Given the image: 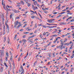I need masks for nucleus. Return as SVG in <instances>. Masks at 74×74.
I'll return each mask as SVG.
<instances>
[{"instance_id":"nucleus-63","label":"nucleus","mask_w":74,"mask_h":74,"mask_svg":"<svg viewBox=\"0 0 74 74\" xmlns=\"http://www.w3.org/2000/svg\"><path fill=\"white\" fill-rule=\"evenodd\" d=\"M60 17L59 16H58L57 17H56V18H59Z\"/></svg>"},{"instance_id":"nucleus-3","label":"nucleus","mask_w":74,"mask_h":74,"mask_svg":"<svg viewBox=\"0 0 74 74\" xmlns=\"http://www.w3.org/2000/svg\"><path fill=\"white\" fill-rule=\"evenodd\" d=\"M22 41H23V45H24L26 42V40L25 39H23L22 40Z\"/></svg>"},{"instance_id":"nucleus-48","label":"nucleus","mask_w":74,"mask_h":74,"mask_svg":"<svg viewBox=\"0 0 74 74\" xmlns=\"http://www.w3.org/2000/svg\"><path fill=\"white\" fill-rule=\"evenodd\" d=\"M32 8H35L34 7V5H32Z\"/></svg>"},{"instance_id":"nucleus-24","label":"nucleus","mask_w":74,"mask_h":74,"mask_svg":"<svg viewBox=\"0 0 74 74\" xmlns=\"http://www.w3.org/2000/svg\"><path fill=\"white\" fill-rule=\"evenodd\" d=\"M38 14L40 16V17L41 18H42V17L41 16V15L40 14V13H38Z\"/></svg>"},{"instance_id":"nucleus-30","label":"nucleus","mask_w":74,"mask_h":74,"mask_svg":"<svg viewBox=\"0 0 74 74\" xmlns=\"http://www.w3.org/2000/svg\"><path fill=\"white\" fill-rule=\"evenodd\" d=\"M24 33H25V34H29V32H24Z\"/></svg>"},{"instance_id":"nucleus-14","label":"nucleus","mask_w":74,"mask_h":74,"mask_svg":"<svg viewBox=\"0 0 74 74\" xmlns=\"http://www.w3.org/2000/svg\"><path fill=\"white\" fill-rule=\"evenodd\" d=\"M18 23H16V25H15L14 26V27H16V25H18Z\"/></svg>"},{"instance_id":"nucleus-15","label":"nucleus","mask_w":74,"mask_h":74,"mask_svg":"<svg viewBox=\"0 0 74 74\" xmlns=\"http://www.w3.org/2000/svg\"><path fill=\"white\" fill-rule=\"evenodd\" d=\"M4 42L5 41H6V38L5 37L4 38Z\"/></svg>"},{"instance_id":"nucleus-21","label":"nucleus","mask_w":74,"mask_h":74,"mask_svg":"<svg viewBox=\"0 0 74 74\" xmlns=\"http://www.w3.org/2000/svg\"><path fill=\"white\" fill-rule=\"evenodd\" d=\"M57 36H58V35L56 34L53 35V37H57Z\"/></svg>"},{"instance_id":"nucleus-49","label":"nucleus","mask_w":74,"mask_h":74,"mask_svg":"<svg viewBox=\"0 0 74 74\" xmlns=\"http://www.w3.org/2000/svg\"><path fill=\"white\" fill-rule=\"evenodd\" d=\"M43 27H44V28H46V27H47L44 26V25H43Z\"/></svg>"},{"instance_id":"nucleus-50","label":"nucleus","mask_w":74,"mask_h":74,"mask_svg":"<svg viewBox=\"0 0 74 74\" xmlns=\"http://www.w3.org/2000/svg\"><path fill=\"white\" fill-rule=\"evenodd\" d=\"M70 12V11L66 10V12Z\"/></svg>"},{"instance_id":"nucleus-17","label":"nucleus","mask_w":74,"mask_h":74,"mask_svg":"<svg viewBox=\"0 0 74 74\" xmlns=\"http://www.w3.org/2000/svg\"><path fill=\"white\" fill-rule=\"evenodd\" d=\"M4 64V65L6 67H8V66H7V64H6V63H5Z\"/></svg>"},{"instance_id":"nucleus-40","label":"nucleus","mask_w":74,"mask_h":74,"mask_svg":"<svg viewBox=\"0 0 74 74\" xmlns=\"http://www.w3.org/2000/svg\"><path fill=\"white\" fill-rule=\"evenodd\" d=\"M19 45H18L17 47V49H18V48H19Z\"/></svg>"},{"instance_id":"nucleus-22","label":"nucleus","mask_w":74,"mask_h":74,"mask_svg":"<svg viewBox=\"0 0 74 74\" xmlns=\"http://www.w3.org/2000/svg\"><path fill=\"white\" fill-rule=\"evenodd\" d=\"M3 35H4L5 33V30H3Z\"/></svg>"},{"instance_id":"nucleus-8","label":"nucleus","mask_w":74,"mask_h":74,"mask_svg":"<svg viewBox=\"0 0 74 74\" xmlns=\"http://www.w3.org/2000/svg\"><path fill=\"white\" fill-rule=\"evenodd\" d=\"M69 44H69V43H65L64 44V45H67V46H68V45H69Z\"/></svg>"},{"instance_id":"nucleus-35","label":"nucleus","mask_w":74,"mask_h":74,"mask_svg":"<svg viewBox=\"0 0 74 74\" xmlns=\"http://www.w3.org/2000/svg\"><path fill=\"white\" fill-rule=\"evenodd\" d=\"M31 5V4H30L29 3H28L27 4V5L28 7H30V5Z\"/></svg>"},{"instance_id":"nucleus-2","label":"nucleus","mask_w":74,"mask_h":74,"mask_svg":"<svg viewBox=\"0 0 74 74\" xmlns=\"http://www.w3.org/2000/svg\"><path fill=\"white\" fill-rule=\"evenodd\" d=\"M3 69L4 68H3V67L1 66V68H0V72H1V73H2V72L3 71Z\"/></svg>"},{"instance_id":"nucleus-6","label":"nucleus","mask_w":74,"mask_h":74,"mask_svg":"<svg viewBox=\"0 0 74 74\" xmlns=\"http://www.w3.org/2000/svg\"><path fill=\"white\" fill-rule=\"evenodd\" d=\"M60 25H66V23L64 22H62L60 23Z\"/></svg>"},{"instance_id":"nucleus-9","label":"nucleus","mask_w":74,"mask_h":74,"mask_svg":"<svg viewBox=\"0 0 74 74\" xmlns=\"http://www.w3.org/2000/svg\"><path fill=\"white\" fill-rule=\"evenodd\" d=\"M7 6L8 8H12V6H9L8 5H7Z\"/></svg>"},{"instance_id":"nucleus-11","label":"nucleus","mask_w":74,"mask_h":74,"mask_svg":"<svg viewBox=\"0 0 74 74\" xmlns=\"http://www.w3.org/2000/svg\"><path fill=\"white\" fill-rule=\"evenodd\" d=\"M20 3H21V4H23V5H24V2L23 1H20Z\"/></svg>"},{"instance_id":"nucleus-47","label":"nucleus","mask_w":74,"mask_h":74,"mask_svg":"<svg viewBox=\"0 0 74 74\" xmlns=\"http://www.w3.org/2000/svg\"><path fill=\"white\" fill-rule=\"evenodd\" d=\"M12 64L13 65H15V64H14V61H13Z\"/></svg>"},{"instance_id":"nucleus-60","label":"nucleus","mask_w":74,"mask_h":74,"mask_svg":"<svg viewBox=\"0 0 74 74\" xmlns=\"http://www.w3.org/2000/svg\"><path fill=\"white\" fill-rule=\"evenodd\" d=\"M53 56H54H54H55V53H53Z\"/></svg>"},{"instance_id":"nucleus-55","label":"nucleus","mask_w":74,"mask_h":74,"mask_svg":"<svg viewBox=\"0 0 74 74\" xmlns=\"http://www.w3.org/2000/svg\"><path fill=\"white\" fill-rule=\"evenodd\" d=\"M13 65V67L14 68V69H15V65Z\"/></svg>"},{"instance_id":"nucleus-34","label":"nucleus","mask_w":74,"mask_h":74,"mask_svg":"<svg viewBox=\"0 0 74 74\" xmlns=\"http://www.w3.org/2000/svg\"><path fill=\"white\" fill-rule=\"evenodd\" d=\"M12 57L11 56V57H10V60L11 61L12 60Z\"/></svg>"},{"instance_id":"nucleus-57","label":"nucleus","mask_w":74,"mask_h":74,"mask_svg":"<svg viewBox=\"0 0 74 74\" xmlns=\"http://www.w3.org/2000/svg\"><path fill=\"white\" fill-rule=\"evenodd\" d=\"M25 37H26V35H23V38H25Z\"/></svg>"},{"instance_id":"nucleus-16","label":"nucleus","mask_w":74,"mask_h":74,"mask_svg":"<svg viewBox=\"0 0 74 74\" xmlns=\"http://www.w3.org/2000/svg\"><path fill=\"white\" fill-rule=\"evenodd\" d=\"M6 56H7V57H8L9 56L8 55V52H7L6 53Z\"/></svg>"},{"instance_id":"nucleus-38","label":"nucleus","mask_w":74,"mask_h":74,"mask_svg":"<svg viewBox=\"0 0 74 74\" xmlns=\"http://www.w3.org/2000/svg\"><path fill=\"white\" fill-rule=\"evenodd\" d=\"M10 18H12V14H11L10 15Z\"/></svg>"},{"instance_id":"nucleus-43","label":"nucleus","mask_w":74,"mask_h":74,"mask_svg":"<svg viewBox=\"0 0 74 74\" xmlns=\"http://www.w3.org/2000/svg\"><path fill=\"white\" fill-rule=\"evenodd\" d=\"M39 56V54H37L36 56V58H37V56Z\"/></svg>"},{"instance_id":"nucleus-13","label":"nucleus","mask_w":74,"mask_h":74,"mask_svg":"<svg viewBox=\"0 0 74 74\" xmlns=\"http://www.w3.org/2000/svg\"><path fill=\"white\" fill-rule=\"evenodd\" d=\"M2 4L3 5H4V6H5V5L4 4V0H2Z\"/></svg>"},{"instance_id":"nucleus-61","label":"nucleus","mask_w":74,"mask_h":74,"mask_svg":"<svg viewBox=\"0 0 74 74\" xmlns=\"http://www.w3.org/2000/svg\"><path fill=\"white\" fill-rule=\"evenodd\" d=\"M53 38H51L50 39V40H52L53 39Z\"/></svg>"},{"instance_id":"nucleus-36","label":"nucleus","mask_w":74,"mask_h":74,"mask_svg":"<svg viewBox=\"0 0 74 74\" xmlns=\"http://www.w3.org/2000/svg\"><path fill=\"white\" fill-rule=\"evenodd\" d=\"M74 55H73V54L71 56V58H71V59H73V58H74Z\"/></svg>"},{"instance_id":"nucleus-27","label":"nucleus","mask_w":74,"mask_h":74,"mask_svg":"<svg viewBox=\"0 0 74 74\" xmlns=\"http://www.w3.org/2000/svg\"><path fill=\"white\" fill-rule=\"evenodd\" d=\"M20 26H21V24L19 25V26H18L17 27V29H18V28H19V27H20Z\"/></svg>"},{"instance_id":"nucleus-44","label":"nucleus","mask_w":74,"mask_h":74,"mask_svg":"<svg viewBox=\"0 0 74 74\" xmlns=\"http://www.w3.org/2000/svg\"><path fill=\"white\" fill-rule=\"evenodd\" d=\"M43 35H44V36H45L46 35V34L45 33V32H44L43 33Z\"/></svg>"},{"instance_id":"nucleus-32","label":"nucleus","mask_w":74,"mask_h":74,"mask_svg":"<svg viewBox=\"0 0 74 74\" xmlns=\"http://www.w3.org/2000/svg\"><path fill=\"white\" fill-rule=\"evenodd\" d=\"M39 68H40V69H42L43 67L42 66H39Z\"/></svg>"},{"instance_id":"nucleus-28","label":"nucleus","mask_w":74,"mask_h":74,"mask_svg":"<svg viewBox=\"0 0 74 74\" xmlns=\"http://www.w3.org/2000/svg\"><path fill=\"white\" fill-rule=\"evenodd\" d=\"M8 43L9 44H10V39H8Z\"/></svg>"},{"instance_id":"nucleus-58","label":"nucleus","mask_w":74,"mask_h":74,"mask_svg":"<svg viewBox=\"0 0 74 74\" xmlns=\"http://www.w3.org/2000/svg\"><path fill=\"white\" fill-rule=\"evenodd\" d=\"M64 44V42H61V44L62 45V44Z\"/></svg>"},{"instance_id":"nucleus-33","label":"nucleus","mask_w":74,"mask_h":74,"mask_svg":"<svg viewBox=\"0 0 74 74\" xmlns=\"http://www.w3.org/2000/svg\"><path fill=\"white\" fill-rule=\"evenodd\" d=\"M5 58L6 61H7V60H7V59L8 58L6 57H5Z\"/></svg>"},{"instance_id":"nucleus-29","label":"nucleus","mask_w":74,"mask_h":74,"mask_svg":"<svg viewBox=\"0 0 74 74\" xmlns=\"http://www.w3.org/2000/svg\"><path fill=\"white\" fill-rule=\"evenodd\" d=\"M37 23H36L35 26H34V27H36H36H37Z\"/></svg>"},{"instance_id":"nucleus-31","label":"nucleus","mask_w":74,"mask_h":74,"mask_svg":"<svg viewBox=\"0 0 74 74\" xmlns=\"http://www.w3.org/2000/svg\"><path fill=\"white\" fill-rule=\"evenodd\" d=\"M34 3L36 4H38L37 2V1H35V2H34Z\"/></svg>"},{"instance_id":"nucleus-39","label":"nucleus","mask_w":74,"mask_h":74,"mask_svg":"<svg viewBox=\"0 0 74 74\" xmlns=\"http://www.w3.org/2000/svg\"><path fill=\"white\" fill-rule=\"evenodd\" d=\"M72 18V17H69V18H68L69 19H71Z\"/></svg>"},{"instance_id":"nucleus-20","label":"nucleus","mask_w":74,"mask_h":74,"mask_svg":"<svg viewBox=\"0 0 74 74\" xmlns=\"http://www.w3.org/2000/svg\"><path fill=\"white\" fill-rule=\"evenodd\" d=\"M37 61H36V62H35L34 63V66H35V65H36V63H37Z\"/></svg>"},{"instance_id":"nucleus-4","label":"nucleus","mask_w":74,"mask_h":74,"mask_svg":"<svg viewBox=\"0 0 74 74\" xmlns=\"http://www.w3.org/2000/svg\"><path fill=\"white\" fill-rule=\"evenodd\" d=\"M13 11L14 12H15V13H18V12H19L18 11L16 10H13Z\"/></svg>"},{"instance_id":"nucleus-46","label":"nucleus","mask_w":74,"mask_h":74,"mask_svg":"<svg viewBox=\"0 0 74 74\" xmlns=\"http://www.w3.org/2000/svg\"><path fill=\"white\" fill-rule=\"evenodd\" d=\"M68 9H69V7H67L66 8V10H68Z\"/></svg>"},{"instance_id":"nucleus-51","label":"nucleus","mask_w":74,"mask_h":74,"mask_svg":"<svg viewBox=\"0 0 74 74\" xmlns=\"http://www.w3.org/2000/svg\"><path fill=\"white\" fill-rule=\"evenodd\" d=\"M9 64H11V62H10V60H9Z\"/></svg>"},{"instance_id":"nucleus-62","label":"nucleus","mask_w":74,"mask_h":74,"mask_svg":"<svg viewBox=\"0 0 74 74\" xmlns=\"http://www.w3.org/2000/svg\"><path fill=\"white\" fill-rule=\"evenodd\" d=\"M8 74H10V71H8Z\"/></svg>"},{"instance_id":"nucleus-45","label":"nucleus","mask_w":74,"mask_h":74,"mask_svg":"<svg viewBox=\"0 0 74 74\" xmlns=\"http://www.w3.org/2000/svg\"><path fill=\"white\" fill-rule=\"evenodd\" d=\"M21 69H23V66H22V65H21Z\"/></svg>"},{"instance_id":"nucleus-1","label":"nucleus","mask_w":74,"mask_h":74,"mask_svg":"<svg viewBox=\"0 0 74 74\" xmlns=\"http://www.w3.org/2000/svg\"><path fill=\"white\" fill-rule=\"evenodd\" d=\"M7 23L6 22H5V25H6V26L7 27V32L8 33H9V26H8V25H7Z\"/></svg>"},{"instance_id":"nucleus-52","label":"nucleus","mask_w":74,"mask_h":74,"mask_svg":"<svg viewBox=\"0 0 74 74\" xmlns=\"http://www.w3.org/2000/svg\"><path fill=\"white\" fill-rule=\"evenodd\" d=\"M38 2H40V3H41V0H38Z\"/></svg>"},{"instance_id":"nucleus-23","label":"nucleus","mask_w":74,"mask_h":74,"mask_svg":"<svg viewBox=\"0 0 74 74\" xmlns=\"http://www.w3.org/2000/svg\"><path fill=\"white\" fill-rule=\"evenodd\" d=\"M3 29V30H5V25H4Z\"/></svg>"},{"instance_id":"nucleus-41","label":"nucleus","mask_w":74,"mask_h":74,"mask_svg":"<svg viewBox=\"0 0 74 74\" xmlns=\"http://www.w3.org/2000/svg\"><path fill=\"white\" fill-rule=\"evenodd\" d=\"M60 5H61V4H59V5L58 6V8H60Z\"/></svg>"},{"instance_id":"nucleus-19","label":"nucleus","mask_w":74,"mask_h":74,"mask_svg":"<svg viewBox=\"0 0 74 74\" xmlns=\"http://www.w3.org/2000/svg\"><path fill=\"white\" fill-rule=\"evenodd\" d=\"M4 17H2V22H4Z\"/></svg>"},{"instance_id":"nucleus-26","label":"nucleus","mask_w":74,"mask_h":74,"mask_svg":"<svg viewBox=\"0 0 74 74\" xmlns=\"http://www.w3.org/2000/svg\"><path fill=\"white\" fill-rule=\"evenodd\" d=\"M65 13H66V12H64L60 13V14H65Z\"/></svg>"},{"instance_id":"nucleus-5","label":"nucleus","mask_w":74,"mask_h":74,"mask_svg":"<svg viewBox=\"0 0 74 74\" xmlns=\"http://www.w3.org/2000/svg\"><path fill=\"white\" fill-rule=\"evenodd\" d=\"M47 21L49 22V23H52L53 21H52V19L49 20H47Z\"/></svg>"},{"instance_id":"nucleus-7","label":"nucleus","mask_w":74,"mask_h":74,"mask_svg":"<svg viewBox=\"0 0 74 74\" xmlns=\"http://www.w3.org/2000/svg\"><path fill=\"white\" fill-rule=\"evenodd\" d=\"M22 72L21 73V74H23V73H24V69H22L21 70Z\"/></svg>"},{"instance_id":"nucleus-59","label":"nucleus","mask_w":74,"mask_h":74,"mask_svg":"<svg viewBox=\"0 0 74 74\" xmlns=\"http://www.w3.org/2000/svg\"><path fill=\"white\" fill-rule=\"evenodd\" d=\"M57 12H54V13H53V14H57Z\"/></svg>"},{"instance_id":"nucleus-54","label":"nucleus","mask_w":74,"mask_h":74,"mask_svg":"<svg viewBox=\"0 0 74 74\" xmlns=\"http://www.w3.org/2000/svg\"><path fill=\"white\" fill-rule=\"evenodd\" d=\"M20 57H19L18 59V61H20Z\"/></svg>"},{"instance_id":"nucleus-37","label":"nucleus","mask_w":74,"mask_h":74,"mask_svg":"<svg viewBox=\"0 0 74 74\" xmlns=\"http://www.w3.org/2000/svg\"><path fill=\"white\" fill-rule=\"evenodd\" d=\"M8 0L10 2V3H12V1H11L10 0Z\"/></svg>"},{"instance_id":"nucleus-12","label":"nucleus","mask_w":74,"mask_h":74,"mask_svg":"<svg viewBox=\"0 0 74 74\" xmlns=\"http://www.w3.org/2000/svg\"><path fill=\"white\" fill-rule=\"evenodd\" d=\"M3 55V51L1 52V56H2Z\"/></svg>"},{"instance_id":"nucleus-53","label":"nucleus","mask_w":74,"mask_h":74,"mask_svg":"<svg viewBox=\"0 0 74 74\" xmlns=\"http://www.w3.org/2000/svg\"><path fill=\"white\" fill-rule=\"evenodd\" d=\"M25 64H26L25 63H24L23 64V66H25Z\"/></svg>"},{"instance_id":"nucleus-42","label":"nucleus","mask_w":74,"mask_h":74,"mask_svg":"<svg viewBox=\"0 0 74 74\" xmlns=\"http://www.w3.org/2000/svg\"><path fill=\"white\" fill-rule=\"evenodd\" d=\"M36 5H37V7H40V5L38 3L36 4Z\"/></svg>"},{"instance_id":"nucleus-25","label":"nucleus","mask_w":74,"mask_h":74,"mask_svg":"<svg viewBox=\"0 0 74 74\" xmlns=\"http://www.w3.org/2000/svg\"><path fill=\"white\" fill-rule=\"evenodd\" d=\"M31 18H32V19H34V18H35V16H32L31 17Z\"/></svg>"},{"instance_id":"nucleus-64","label":"nucleus","mask_w":74,"mask_h":74,"mask_svg":"<svg viewBox=\"0 0 74 74\" xmlns=\"http://www.w3.org/2000/svg\"><path fill=\"white\" fill-rule=\"evenodd\" d=\"M17 19H19V17H16Z\"/></svg>"},{"instance_id":"nucleus-18","label":"nucleus","mask_w":74,"mask_h":74,"mask_svg":"<svg viewBox=\"0 0 74 74\" xmlns=\"http://www.w3.org/2000/svg\"><path fill=\"white\" fill-rule=\"evenodd\" d=\"M74 19H72L70 21V22H74Z\"/></svg>"},{"instance_id":"nucleus-10","label":"nucleus","mask_w":74,"mask_h":74,"mask_svg":"<svg viewBox=\"0 0 74 74\" xmlns=\"http://www.w3.org/2000/svg\"><path fill=\"white\" fill-rule=\"evenodd\" d=\"M64 45H63V44H62V45L61 46V47L60 48L61 49H63V47Z\"/></svg>"},{"instance_id":"nucleus-56","label":"nucleus","mask_w":74,"mask_h":74,"mask_svg":"<svg viewBox=\"0 0 74 74\" xmlns=\"http://www.w3.org/2000/svg\"><path fill=\"white\" fill-rule=\"evenodd\" d=\"M73 9V7H71L69 8V10H71Z\"/></svg>"}]
</instances>
